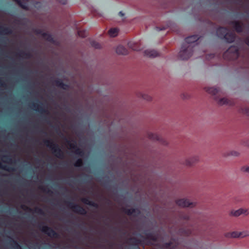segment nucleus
Returning <instances> with one entry per match:
<instances>
[{
    "label": "nucleus",
    "instance_id": "1",
    "mask_svg": "<svg viewBox=\"0 0 249 249\" xmlns=\"http://www.w3.org/2000/svg\"><path fill=\"white\" fill-rule=\"evenodd\" d=\"M198 35H192L185 38V42L182 45L181 50L178 53V57L181 60H187L193 54L194 46L192 44L199 39Z\"/></svg>",
    "mask_w": 249,
    "mask_h": 249
},
{
    "label": "nucleus",
    "instance_id": "2",
    "mask_svg": "<svg viewBox=\"0 0 249 249\" xmlns=\"http://www.w3.org/2000/svg\"><path fill=\"white\" fill-rule=\"evenodd\" d=\"M216 35L219 38L224 39L228 43L233 42L236 38L235 34L228 32L227 27H218L216 30Z\"/></svg>",
    "mask_w": 249,
    "mask_h": 249
},
{
    "label": "nucleus",
    "instance_id": "3",
    "mask_svg": "<svg viewBox=\"0 0 249 249\" xmlns=\"http://www.w3.org/2000/svg\"><path fill=\"white\" fill-rule=\"evenodd\" d=\"M44 144L49 148L55 157L59 159L64 158V153L59 145L53 141L48 139L43 140Z\"/></svg>",
    "mask_w": 249,
    "mask_h": 249
},
{
    "label": "nucleus",
    "instance_id": "4",
    "mask_svg": "<svg viewBox=\"0 0 249 249\" xmlns=\"http://www.w3.org/2000/svg\"><path fill=\"white\" fill-rule=\"evenodd\" d=\"M239 56V49L236 46H231L223 54L224 59L229 60H236Z\"/></svg>",
    "mask_w": 249,
    "mask_h": 249
},
{
    "label": "nucleus",
    "instance_id": "5",
    "mask_svg": "<svg viewBox=\"0 0 249 249\" xmlns=\"http://www.w3.org/2000/svg\"><path fill=\"white\" fill-rule=\"evenodd\" d=\"M38 228L42 232L50 237L58 238L59 237V235L57 232L48 226H42L39 224Z\"/></svg>",
    "mask_w": 249,
    "mask_h": 249
},
{
    "label": "nucleus",
    "instance_id": "6",
    "mask_svg": "<svg viewBox=\"0 0 249 249\" xmlns=\"http://www.w3.org/2000/svg\"><path fill=\"white\" fill-rule=\"evenodd\" d=\"M66 202L68 206L74 213L84 215L87 214V211L82 206L78 204H74L71 201H67Z\"/></svg>",
    "mask_w": 249,
    "mask_h": 249
},
{
    "label": "nucleus",
    "instance_id": "7",
    "mask_svg": "<svg viewBox=\"0 0 249 249\" xmlns=\"http://www.w3.org/2000/svg\"><path fill=\"white\" fill-rule=\"evenodd\" d=\"M31 107L33 109L41 114H49V111L42 102H34L32 104Z\"/></svg>",
    "mask_w": 249,
    "mask_h": 249
},
{
    "label": "nucleus",
    "instance_id": "8",
    "mask_svg": "<svg viewBox=\"0 0 249 249\" xmlns=\"http://www.w3.org/2000/svg\"><path fill=\"white\" fill-rule=\"evenodd\" d=\"M51 84L58 88L63 89H68L69 88V85L68 84L64 83L62 80L58 78H51Z\"/></svg>",
    "mask_w": 249,
    "mask_h": 249
},
{
    "label": "nucleus",
    "instance_id": "9",
    "mask_svg": "<svg viewBox=\"0 0 249 249\" xmlns=\"http://www.w3.org/2000/svg\"><path fill=\"white\" fill-rule=\"evenodd\" d=\"M225 236L227 238H243L249 236V231H233L228 232L225 234Z\"/></svg>",
    "mask_w": 249,
    "mask_h": 249
},
{
    "label": "nucleus",
    "instance_id": "10",
    "mask_svg": "<svg viewBox=\"0 0 249 249\" xmlns=\"http://www.w3.org/2000/svg\"><path fill=\"white\" fill-rule=\"evenodd\" d=\"M22 9L28 10L29 7L28 5V2H33L34 5L36 6L38 4L40 5V3L39 2H34L35 0H13Z\"/></svg>",
    "mask_w": 249,
    "mask_h": 249
},
{
    "label": "nucleus",
    "instance_id": "11",
    "mask_svg": "<svg viewBox=\"0 0 249 249\" xmlns=\"http://www.w3.org/2000/svg\"><path fill=\"white\" fill-rule=\"evenodd\" d=\"M176 204L179 206L182 207H193L195 206V204L193 202H190L189 200L187 199H180L176 201Z\"/></svg>",
    "mask_w": 249,
    "mask_h": 249
},
{
    "label": "nucleus",
    "instance_id": "12",
    "mask_svg": "<svg viewBox=\"0 0 249 249\" xmlns=\"http://www.w3.org/2000/svg\"><path fill=\"white\" fill-rule=\"evenodd\" d=\"M230 24L233 26L235 31L238 33H241L243 31L244 24L238 21H232L230 22Z\"/></svg>",
    "mask_w": 249,
    "mask_h": 249
},
{
    "label": "nucleus",
    "instance_id": "13",
    "mask_svg": "<svg viewBox=\"0 0 249 249\" xmlns=\"http://www.w3.org/2000/svg\"><path fill=\"white\" fill-rule=\"evenodd\" d=\"M249 214V210L248 209L243 208H241L235 211L233 210L231 212V214L234 216H238L242 214L247 215Z\"/></svg>",
    "mask_w": 249,
    "mask_h": 249
},
{
    "label": "nucleus",
    "instance_id": "14",
    "mask_svg": "<svg viewBox=\"0 0 249 249\" xmlns=\"http://www.w3.org/2000/svg\"><path fill=\"white\" fill-rule=\"evenodd\" d=\"M122 210L123 212L128 215H131L134 214L135 216H138L141 214V211L138 209L132 208L128 209L125 208H122Z\"/></svg>",
    "mask_w": 249,
    "mask_h": 249
},
{
    "label": "nucleus",
    "instance_id": "15",
    "mask_svg": "<svg viewBox=\"0 0 249 249\" xmlns=\"http://www.w3.org/2000/svg\"><path fill=\"white\" fill-rule=\"evenodd\" d=\"M216 101L219 105H229L233 106L235 104L234 101L232 100H230L226 98H221L218 99H216Z\"/></svg>",
    "mask_w": 249,
    "mask_h": 249
},
{
    "label": "nucleus",
    "instance_id": "16",
    "mask_svg": "<svg viewBox=\"0 0 249 249\" xmlns=\"http://www.w3.org/2000/svg\"><path fill=\"white\" fill-rule=\"evenodd\" d=\"M129 240L131 241V244L132 245L136 246V249H140L139 245L143 246L144 245V242L143 240L136 237H131L129 239Z\"/></svg>",
    "mask_w": 249,
    "mask_h": 249
},
{
    "label": "nucleus",
    "instance_id": "17",
    "mask_svg": "<svg viewBox=\"0 0 249 249\" xmlns=\"http://www.w3.org/2000/svg\"><path fill=\"white\" fill-rule=\"evenodd\" d=\"M148 137L150 139L155 140V141H159L160 143H161L163 145L167 144L166 141L157 134L149 133L148 134Z\"/></svg>",
    "mask_w": 249,
    "mask_h": 249
},
{
    "label": "nucleus",
    "instance_id": "18",
    "mask_svg": "<svg viewBox=\"0 0 249 249\" xmlns=\"http://www.w3.org/2000/svg\"><path fill=\"white\" fill-rule=\"evenodd\" d=\"M145 235V238L147 240H149L154 242L157 241L158 239V236L154 232H150L148 231H145L144 232Z\"/></svg>",
    "mask_w": 249,
    "mask_h": 249
},
{
    "label": "nucleus",
    "instance_id": "19",
    "mask_svg": "<svg viewBox=\"0 0 249 249\" xmlns=\"http://www.w3.org/2000/svg\"><path fill=\"white\" fill-rule=\"evenodd\" d=\"M163 248L166 249H175L177 247L176 241L174 240L169 242L165 243L162 245Z\"/></svg>",
    "mask_w": 249,
    "mask_h": 249
},
{
    "label": "nucleus",
    "instance_id": "20",
    "mask_svg": "<svg viewBox=\"0 0 249 249\" xmlns=\"http://www.w3.org/2000/svg\"><path fill=\"white\" fill-rule=\"evenodd\" d=\"M81 201L82 202H83L84 204L88 205L90 206H92L93 207H95L96 208H98L99 207L98 204L97 203L94 202L93 201L90 200L88 198H82L81 199Z\"/></svg>",
    "mask_w": 249,
    "mask_h": 249
},
{
    "label": "nucleus",
    "instance_id": "21",
    "mask_svg": "<svg viewBox=\"0 0 249 249\" xmlns=\"http://www.w3.org/2000/svg\"><path fill=\"white\" fill-rule=\"evenodd\" d=\"M199 160L198 156H194L191 158L186 160L185 161L184 164L188 166H191L194 163L196 162Z\"/></svg>",
    "mask_w": 249,
    "mask_h": 249
},
{
    "label": "nucleus",
    "instance_id": "22",
    "mask_svg": "<svg viewBox=\"0 0 249 249\" xmlns=\"http://www.w3.org/2000/svg\"><path fill=\"white\" fill-rule=\"evenodd\" d=\"M13 31L10 27L0 26V34L4 35H11Z\"/></svg>",
    "mask_w": 249,
    "mask_h": 249
},
{
    "label": "nucleus",
    "instance_id": "23",
    "mask_svg": "<svg viewBox=\"0 0 249 249\" xmlns=\"http://www.w3.org/2000/svg\"><path fill=\"white\" fill-rule=\"evenodd\" d=\"M116 52L118 54L123 55H126L128 53V51L122 45H119L116 48Z\"/></svg>",
    "mask_w": 249,
    "mask_h": 249
},
{
    "label": "nucleus",
    "instance_id": "24",
    "mask_svg": "<svg viewBox=\"0 0 249 249\" xmlns=\"http://www.w3.org/2000/svg\"><path fill=\"white\" fill-rule=\"evenodd\" d=\"M144 55L149 57H155L158 55V52L154 50H146L144 52Z\"/></svg>",
    "mask_w": 249,
    "mask_h": 249
},
{
    "label": "nucleus",
    "instance_id": "25",
    "mask_svg": "<svg viewBox=\"0 0 249 249\" xmlns=\"http://www.w3.org/2000/svg\"><path fill=\"white\" fill-rule=\"evenodd\" d=\"M10 241L9 244L13 249H22L21 246L18 243V242L14 240L11 237H9Z\"/></svg>",
    "mask_w": 249,
    "mask_h": 249
},
{
    "label": "nucleus",
    "instance_id": "26",
    "mask_svg": "<svg viewBox=\"0 0 249 249\" xmlns=\"http://www.w3.org/2000/svg\"><path fill=\"white\" fill-rule=\"evenodd\" d=\"M128 47L134 51H140L142 48L137 43H134L132 42H129L128 43Z\"/></svg>",
    "mask_w": 249,
    "mask_h": 249
},
{
    "label": "nucleus",
    "instance_id": "27",
    "mask_svg": "<svg viewBox=\"0 0 249 249\" xmlns=\"http://www.w3.org/2000/svg\"><path fill=\"white\" fill-rule=\"evenodd\" d=\"M64 139L71 149H74L75 150L78 147L75 141H70L68 140L66 137H64Z\"/></svg>",
    "mask_w": 249,
    "mask_h": 249
},
{
    "label": "nucleus",
    "instance_id": "28",
    "mask_svg": "<svg viewBox=\"0 0 249 249\" xmlns=\"http://www.w3.org/2000/svg\"><path fill=\"white\" fill-rule=\"evenodd\" d=\"M44 36H43V37L47 41L50 42L51 43H54V39L53 36L48 33L46 32L45 33L43 34Z\"/></svg>",
    "mask_w": 249,
    "mask_h": 249
},
{
    "label": "nucleus",
    "instance_id": "29",
    "mask_svg": "<svg viewBox=\"0 0 249 249\" xmlns=\"http://www.w3.org/2000/svg\"><path fill=\"white\" fill-rule=\"evenodd\" d=\"M118 33V29L117 28H111L108 31V34L111 37H115Z\"/></svg>",
    "mask_w": 249,
    "mask_h": 249
},
{
    "label": "nucleus",
    "instance_id": "30",
    "mask_svg": "<svg viewBox=\"0 0 249 249\" xmlns=\"http://www.w3.org/2000/svg\"><path fill=\"white\" fill-rule=\"evenodd\" d=\"M17 55L20 57H24L27 58H29L31 56L30 53H27L22 51H20V52L17 53Z\"/></svg>",
    "mask_w": 249,
    "mask_h": 249
},
{
    "label": "nucleus",
    "instance_id": "31",
    "mask_svg": "<svg viewBox=\"0 0 249 249\" xmlns=\"http://www.w3.org/2000/svg\"><path fill=\"white\" fill-rule=\"evenodd\" d=\"M180 232H181L182 235L186 236H189L192 233V231H191V230L189 229H180Z\"/></svg>",
    "mask_w": 249,
    "mask_h": 249
},
{
    "label": "nucleus",
    "instance_id": "32",
    "mask_svg": "<svg viewBox=\"0 0 249 249\" xmlns=\"http://www.w3.org/2000/svg\"><path fill=\"white\" fill-rule=\"evenodd\" d=\"M0 168L4 170L7 171L8 172L14 171H15V169L13 167H8L6 165H3L0 162Z\"/></svg>",
    "mask_w": 249,
    "mask_h": 249
},
{
    "label": "nucleus",
    "instance_id": "33",
    "mask_svg": "<svg viewBox=\"0 0 249 249\" xmlns=\"http://www.w3.org/2000/svg\"><path fill=\"white\" fill-rule=\"evenodd\" d=\"M74 153L80 157L84 156L85 154L84 151L78 147L74 150Z\"/></svg>",
    "mask_w": 249,
    "mask_h": 249
},
{
    "label": "nucleus",
    "instance_id": "34",
    "mask_svg": "<svg viewBox=\"0 0 249 249\" xmlns=\"http://www.w3.org/2000/svg\"><path fill=\"white\" fill-rule=\"evenodd\" d=\"M90 44L92 47L96 49H99L101 47V45L98 42L94 40H91L90 42Z\"/></svg>",
    "mask_w": 249,
    "mask_h": 249
},
{
    "label": "nucleus",
    "instance_id": "35",
    "mask_svg": "<svg viewBox=\"0 0 249 249\" xmlns=\"http://www.w3.org/2000/svg\"><path fill=\"white\" fill-rule=\"evenodd\" d=\"M83 164V161L82 159H78L77 160L75 161V162L74 164V166L75 167H81Z\"/></svg>",
    "mask_w": 249,
    "mask_h": 249
},
{
    "label": "nucleus",
    "instance_id": "36",
    "mask_svg": "<svg viewBox=\"0 0 249 249\" xmlns=\"http://www.w3.org/2000/svg\"><path fill=\"white\" fill-rule=\"evenodd\" d=\"M78 35L81 37H85L87 36V32L86 30H78L77 32Z\"/></svg>",
    "mask_w": 249,
    "mask_h": 249
},
{
    "label": "nucleus",
    "instance_id": "37",
    "mask_svg": "<svg viewBox=\"0 0 249 249\" xmlns=\"http://www.w3.org/2000/svg\"><path fill=\"white\" fill-rule=\"evenodd\" d=\"M39 189L41 190L42 191H43L44 193H46L47 194H48L49 195H52L53 194V191H52L50 189H47L46 188L42 186H40L39 187Z\"/></svg>",
    "mask_w": 249,
    "mask_h": 249
},
{
    "label": "nucleus",
    "instance_id": "38",
    "mask_svg": "<svg viewBox=\"0 0 249 249\" xmlns=\"http://www.w3.org/2000/svg\"><path fill=\"white\" fill-rule=\"evenodd\" d=\"M240 111L242 113L249 116V107H243L240 109Z\"/></svg>",
    "mask_w": 249,
    "mask_h": 249
},
{
    "label": "nucleus",
    "instance_id": "39",
    "mask_svg": "<svg viewBox=\"0 0 249 249\" xmlns=\"http://www.w3.org/2000/svg\"><path fill=\"white\" fill-rule=\"evenodd\" d=\"M35 33H36V34L37 35H40V36H41L43 37V36H44V34H43L45 33L46 32H44L43 31V30H41V29H36L35 30Z\"/></svg>",
    "mask_w": 249,
    "mask_h": 249
},
{
    "label": "nucleus",
    "instance_id": "40",
    "mask_svg": "<svg viewBox=\"0 0 249 249\" xmlns=\"http://www.w3.org/2000/svg\"><path fill=\"white\" fill-rule=\"evenodd\" d=\"M27 83L28 86H31V87H33V86L38 84V82L37 81L33 82L30 80L27 81Z\"/></svg>",
    "mask_w": 249,
    "mask_h": 249
},
{
    "label": "nucleus",
    "instance_id": "41",
    "mask_svg": "<svg viewBox=\"0 0 249 249\" xmlns=\"http://www.w3.org/2000/svg\"><path fill=\"white\" fill-rule=\"evenodd\" d=\"M142 95V98L145 99L147 101H150L152 99V97L149 95V94H141Z\"/></svg>",
    "mask_w": 249,
    "mask_h": 249
},
{
    "label": "nucleus",
    "instance_id": "42",
    "mask_svg": "<svg viewBox=\"0 0 249 249\" xmlns=\"http://www.w3.org/2000/svg\"><path fill=\"white\" fill-rule=\"evenodd\" d=\"M219 92V90L218 89L215 88H211L210 90V92L208 93H218Z\"/></svg>",
    "mask_w": 249,
    "mask_h": 249
},
{
    "label": "nucleus",
    "instance_id": "43",
    "mask_svg": "<svg viewBox=\"0 0 249 249\" xmlns=\"http://www.w3.org/2000/svg\"><path fill=\"white\" fill-rule=\"evenodd\" d=\"M35 211L36 213H39V214H43V211L42 210L39 208H36L35 209Z\"/></svg>",
    "mask_w": 249,
    "mask_h": 249
},
{
    "label": "nucleus",
    "instance_id": "44",
    "mask_svg": "<svg viewBox=\"0 0 249 249\" xmlns=\"http://www.w3.org/2000/svg\"><path fill=\"white\" fill-rule=\"evenodd\" d=\"M230 155L233 156H237L239 155V153L236 151H233L230 152Z\"/></svg>",
    "mask_w": 249,
    "mask_h": 249
},
{
    "label": "nucleus",
    "instance_id": "45",
    "mask_svg": "<svg viewBox=\"0 0 249 249\" xmlns=\"http://www.w3.org/2000/svg\"><path fill=\"white\" fill-rule=\"evenodd\" d=\"M3 159H6L8 161L11 162V158L10 156L6 155L3 156Z\"/></svg>",
    "mask_w": 249,
    "mask_h": 249
},
{
    "label": "nucleus",
    "instance_id": "46",
    "mask_svg": "<svg viewBox=\"0 0 249 249\" xmlns=\"http://www.w3.org/2000/svg\"><path fill=\"white\" fill-rule=\"evenodd\" d=\"M67 0H57V1H58L59 3L62 4H63V5H65L67 4Z\"/></svg>",
    "mask_w": 249,
    "mask_h": 249
},
{
    "label": "nucleus",
    "instance_id": "47",
    "mask_svg": "<svg viewBox=\"0 0 249 249\" xmlns=\"http://www.w3.org/2000/svg\"><path fill=\"white\" fill-rule=\"evenodd\" d=\"M242 171L249 173V166L243 167L242 169Z\"/></svg>",
    "mask_w": 249,
    "mask_h": 249
},
{
    "label": "nucleus",
    "instance_id": "48",
    "mask_svg": "<svg viewBox=\"0 0 249 249\" xmlns=\"http://www.w3.org/2000/svg\"><path fill=\"white\" fill-rule=\"evenodd\" d=\"M5 85V83L2 78H0V86L3 87Z\"/></svg>",
    "mask_w": 249,
    "mask_h": 249
},
{
    "label": "nucleus",
    "instance_id": "49",
    "mask_svg": "<svg viewBox=\"0 0 249 249\" xmlns=\"http://www.w3.org/2000/svg\"><path fill=\"white\" fill-rule=\"evenodd\" d=\"M245 41L246 44L249 47V36L246 38Z\"/></svg>",
    "mask_w": 249,
    "mask_h": 249
},
{
    "label": "nucleus",
    "instance_id": "50",
    "mask_svg": "<svg viewBox=\"0 0 249 249\" xmlns=\"http://www.w3.org/2000/svg\"><path fill=\"white\" fill-rule=\"evenodd\" d=\"M1 93H5V92H2ZM10 93H24V92H10ZM26 93H30V94H31V93H39L38 92H26Z\"/></svg>",
    "mask_w": 249,
    "mask_h": 249
},
{
    "label": "nucleus",
    "instance_id": "51",
    "mask_svg": "<svg viewBox=\"0 0 249 249\" xmlns=\"http://www.w3.org/2000/svg\"><path fill=\"white\" fill-rule=\"evenodd\" d=\"M21 208L23 209H25V210H29V211H31V209H30V208H29L28 207H27L25 205H22L21 206Z\"/></svg>",
    "mask_w": 249,
    "mask_h": 249
},
{
    "label": "nucleus",
    "instance_id": "52",
    "mask_svg": "<svg viewBox=\"0 0 249 249\" xmlns=\"http://www.w3.org/2000/svg\"><path fill=\"white\" fill-rule=\"evenodd\" d=\"M10 95H16V96H25V95H29L30 94H10Z\"/></svg>",
    "mask_w": 249,
    "mask_h": 249
},
{
    "label": "nucleus",
    "instance_id": "53",
    "mask_svg": "<svg viewBox=\"0 0 249 249\" xmlns=\"http://www.w3.org/2000/svg\"><path fill=\"white\" fill-rule=\"evenodd\" d=\"M119 15L121 17H123L124 16V14L122 11H121L119 13Z\"/></svg>",
    "mask_w": 249,
    "mask_h": 249
},
{
    "label": "nucleus",
    "instance_id": "54",
    "mask_svg": "<svg viewBox=\"0 0 249 249\" xmlns=\"http://www.w3.org/2000/svg\"><path fill=\"white\" fill-rule=\"evenodd\" d=\"M183 218L184 219L188 220V219H189V216L186 215L184 216Z\"/></svg>",
    "mask_w": 249,
    "mask_h": 249
},
{
    "label": "nucleus",
    "instance_id": "55",
    "mask_svg": "<svg viewBox=\"0 0 249 249\" xmlns=\"http://www.w3.org/2000/svg\"><path fill=\"white\" fill-rule=\"evenodd\" d=\"M217 94H213V98H216V95H217Z\"/></svg>",
    "mask_w": 249,
    "mask_h": 249
},
{
    "label": "nucleus",
    "instance_id": "56",
    "mask_svg": "<svg viewBox=\"0 0 249 249\" xmlns=\"http://www.w3.org/2000/svg\"><path fill=\"white\" fill-rule=\"evenodd\" d=\"M138 235L142 238H144L143 236H142L141 234H139Z\"/></svg>",
    "mask_w": 249,
    "mask_h": 249
},
{
    "label": "nucleus",
    "instance_id": "57",
    "mask_svg": "<svg viewBox=\"0 0 249 249\" xmlns=\"http://www.w3.org/2000/svg\"><path fill=\"white\" fill-rule=\"evenodd\" d=\"M89 177V176L88 175H87L84 176L85 178H88Z\"/></svg>",
    "mask_w": 249,
    "mask_h": 249
},
{
    "label": "nucleus",
    "instance_id": "58",
    "mask_svg": "<svg viewBox=\"0 0 249 249\" xmlns=\"http://www.w3.org/2000/svg\"><path fill=\"white\" fill-rule=\"evenodd\" d=\"M187 95L188 94H183V95L184 96L183 97V98H185L186 97H185V95Z\"/></svg>",
    "mask_w": 249,
    "mask_h": 249
},
{
    "label": "nucleus",
    "instance_id": "59",
    "mask_svg": "<svg viewBox=\"0 0 249 249\" xmlns=\"http://www.w3.org/2000/svg\"><path fill=\"white\" fill-rule=\"evenodd\" d=\"M213 54H210V57H213Z\"/></svg>",
    "mask_w": 249,
    "mask_h": 249
},
{
    "label": "nucleus",
    "instance_id": "60",
    "mask_svg": "<svg viewBox=\"0 0 249 249\" xmlns=\"http://www.w3.org/2000/svg\"><path fill=\"white\" fill-rule=\"evenodd\" d=\"M41 132H42V133H45V134H46V133L45 132H44V131H42V130H41Z\"/></svg>",
    "mask_w": 249,
    "mask_h": 249
}]
</instances>
